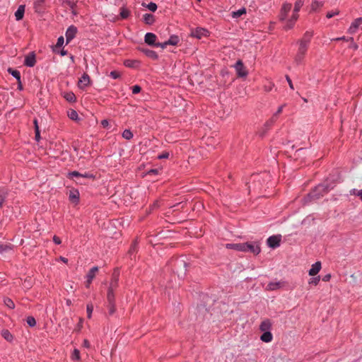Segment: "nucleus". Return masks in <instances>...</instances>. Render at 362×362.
I'll use <instances>...</instances> for the list:
<instances>
[{"mask_svg":"<svg viewBox=\"0 0 362 362\" xmlns=\"http://www.w3.org/2000/svg\"><path fill=\"white\" fill-rule=\"evenodd\" d=\"M109 314L113 315L115 312V303H108Z\"/></svg>","mask_w":362,"mask_h":362,"instance_id":"37998d69","label":"nucleus"},{"mask_svg":"<svg viewBox=\"0 0 362 362\" xmlns=\"http://www.w3.org/2000/svg\"><path fill=\"white\" fill-rule=\"evenodd\" d=\"M4 303L8 306L9 308H14V303L10 299L6 298L4 300Z\"/></svg>","mask_w":362,"mask_h":362,"instance_id":"c03bdc74","label":"nucleus"},{"mask_svg":"<svg viewBox=\"0 0 362 362\" xmlns=\"http://www.w3.org/2000/svg\"><path fill=\"white\" fill-rule=\"evenodd\" d=\"M40 138V135L39 127H37V129H35V139L37 141H39Z\"/></svg>","mask_w":362,"mask_h":362,"instance_id":"bf43d9fd","label":"nucleus"},{"mask_svg":"<svg viewBox=\"0 0 362 362\" xmlns=\"http://www.w3.org/2000/svg\"><path fill=\"white\" fill-rule=\"evenodd\" d=\"M72 359L79 360L80 359V352L78 349H74L71 356Z\"/></svg>","mask_w":362,"mask_h":362,"instance_id":"79ce46f5","label":"nucleus"},{"mask_svg":"<svg viewBox=\"0 0 362 362\" xmlns=\"http://www.w3.org/2000/svg\"><path fill=\"white\" fill-rule=\"evenodd\" d=\"M159 170L158 169H151L148 172V175H157Z\"/></svg>","mask_w":362,"mask_h":362,"instance_id":"13d9d810","label":"nucleus"},{"mask_svg":"<svg viewBox=\"0 0 362 362\" xmlns=\"http://www.w3.org/2000/svg\"><path fill=\"white\" fill-rule=\"evenodd\" d=\"M274 83L271 81H268L267 84L264 86V88L266 91L269 92L271 91L274 87Z\"/></svg>","mask_w":362,"mask_h":362,"instance_id":"a19ab883","label":"nucleus"},{"mask_svg":"<svg viewBox=\"0 0 362 362\" xmlns=\"http://www.w3.org/2000/svg\"><path fill=\"white\" fill-rule=\"evenodd\" d=\"M110 76H111L114 79H117L120 77V74L117 71H112L110 73Z\"/></svg>","mask_w":362,"mask_h":362,"instance_id":"a18cd8bd","label":"nucleus"},{"mask_svg":"<svg viewBox=\"0 0 362 362\" xmlns=\"http://www.w3.org/2000/svg\"><path fill=\"white\" fill-rule=\"evenodd\" d=\"M101 124H102V126H103V127H107L108 126V124H109V122H108V121H107V120L104 119V120H103V121L101 122Z\"/></svg>","mask_w":362,"mask_h":362,"instance_id":"e2e57ef3","label":"nucleus"},{"mask_svg":"<svg viewBox=\"0 0 362 362\" xmlns=\"http://www.w3.org/2000/svg\"><path fill=\"white\" fill-rule=\"evenodd\" d=\"M145 23L151 25L154 22V16L150 13H146L143 16Z\"/></svg>","mask_w":362,"mask_h":362,"instance_id":"5701e85b","label":"nucleus"},{"mask_svg":"<svg viewBox=\"0 0 362 362\" xmlns=\"http://www.w3.org/2000/svg\"><path fill=\"white\" fill-rule=\"evenodd\" d=\"M180 40L178 36L177 35H171L168 40H167V43L168 45H177L179 42Z\"/></svg>","mask_w":362,"mask_h":362,"instance_id":"393cba45","label":"nucleus"},{"mask_svg":"<svg viewBox=\"0 0 362 362\" xmlns=\"http://www.w3.org/2000/svg\"><path fill=\"white\" fill-rule=\"evenodd\" d=\"M3 336L8 341H11L12 339V336L8 330H6L3 332Z\"/></svg>","mask_w":362,"mask_h":362,"instance_id":"09e8293b","label":"nucleus"},{"mask_svg":"<svg viewBox=\"0 0 362 362\" xmlns=\"http://www.w3.org/2000/svg\"><path fill=\"white\" fill-rule=\"evenodd\" d=\"M122 137L129 140L133 137V134L129 129H125L122 133Z\"/></svg>","mask_w":362,"mask_h":362,"instance_id":"f704fd0d","label":"nucleus"},{"mask_svg":"<svg viewBox=\"0 0 362 362\" xmlns=\"http://www.w3.org/2000/svg\"><path fill=\"white\" fill-rule=\"evenodd\" d=\"M93 310V305L92 303H88L86 306L87 316L88 318L91 317V315Z\"/></svg>","mask_w":362,"mask_h":362,"instance_id":"4c0bfd02","label":"nucleus"},{"mask_svg":"<svg viewBox=\"0 0 362 362\" xmlns=\"http://www.w3.org/2000/svg\"><path fill=\"white\" fill-rule=\"evenodd\" d=\"M362 25V17L356 19L351 25L349 32L351 34L356 33V30Z\"/></svg>","mask_w":362,"mask_h":362,"instance_id":"4468645a","label":"nucleus"},{"mask_svg":"<svg viewBox=\"0 0 362 362\" xmlns=\"http://www.w3.org/2000/svg\"><path fill=\"white\" fill-rule=\"evenodd\" d=\"M79 194L77 191L71 192L69 194V198L73 202H77L78 199Z\"/></svg>","mask_w":362,"mask_h":362,"instance_id":"e433bc0d","label":"nucleus"},{"mask_svg":"<svg viewBox=\"0 0 362 362\" xmlns=\"http://www.w3.org/2000/svg\"><path fill=\"white\" fill-rule=\"evenodd\" d=\"M118 285V274L116 273L113 274L112 279L108 288L115 290Z\"/></svg>","mask_w":362,"mask_h":362,"instance_id":"4be33fe9","label":"nucleus"},{"mask_svg":"<svg viewBox=\"0 0 362 362\" xmlns=\"http://www.w3.org/2000/svg\"><path fill=\"white\" fill-rule=\"evenodd\" d=\"M320 281V278L319 277H315L313 279H312L310 281V284H313L315 285H317Z\"/></svg>","mask_w":362,"mask_h":362,"instance_id":"6e6d98bb","label":"nucleus"},{"mask_svg":"<svg viewBox=\"0 0 362 362\" xmlns=\"http://www.w3.org/2000/svg\"><path fill=\"white\" fill-rule=\"evenodd\" d=\"M76 33L77 28L74 25H71L67 28L66 32V40L67 44L75 37Z\"/></svg>","mask_w":362,"mask_h":362,"instance_id":"0eeeda50","label":"nucleus"},{"mask_svg":"<svg viewBox=\"0 0 362 362\" xmlns=\"http://www.w3.org/2000/svg\"><path fill=\"white\" fill-rule=\"evenodd\" d=\"M272 327V322L269 320L266 319L263 320L259 326V329L262 332H270Z\"/></svg>","mask_w":362,"mask_h":362,"instance_id":"f3484780","label":"nucleus"},{"mask_svg":"<svg viewBox=\"0 0 362 362\" xmlns=\"http://www.w3.org/2000/svg\"><path fill=\"white\" fill-rule=\"evenodd\" d=\"M303 0H297L294 5V8L291 16L288 18V13L291 10L292 5L289 3H284L280 10L279 18L281 22H284V29L286 30L292 29L296 21L298 20V12L303 6Z\"/></svg>","mask_w":362,"mask_h":362,"instance_id":"f257e3e1","label":"nucleus"},{"mask_svg":"<svg viewBox=\"0 0 362 362\" xmlns=\"http://www.w3.org/2000/svg\"><path fill=\"white\" fill-rule=\"evenodd\" d=\"M64 37L62 36L59 37L57 40L56 47H62L64 44Z\"/></svg>","mask_w":362,"mask_h":362,"instance_id":"3c124183","label":"nucleus"},{"mask_svg":"<svg viewBox=\"0 0 362 362\" xmlns=\"http://www.w3.org/2000/svg\"><path fill=\"white\" fill-rule=\"evenodd\" d=\"M7 196L8 190L4 187H0V209L3 206Z\"/></svg>","mask_w":362,"mask_h":362,"instance_id":"6ab92c4d","label":"nucleus"},{"mask_svg":"<svg viewBox=\"0 0 362 362\" xmlns=\"http://www.w3.org/2000/svg\"><path fill=\"white\" fill-rule=\"evenodd\" d=\"M351 194L360 197V199L362 201V189L358 190V189H354L353 190L351 191Z\"/></svg>","mask_w":362,"mask_h":362,"instance_id":"ea45409f","label":"nucleus"},{"mask_svg":"<svg viewBox=\"0 0 362 362\" xmlns=\"http://www.w3.org/2000/svg\"><path fill=\"white\" fill-rule=\"evenodd\" d=\"M234 67L238 77H245L247 75V71L241 60H238L235 63Z\"/></svg>","mask_w":362,"mask_h":362,"instance_id":"39448f33","label":"nucleus"},{"mask_svg":"<svg viewBox=\"0 0 362 362\" xmlns=\"http://www.w3.org/2000/svg\"><path fill=\"white\" fill-rule=\"evenodd\" d=\"M339 12L338 11H334V12H328L327 13V18H332L333 16H334L335 15L338 14Z\"/></svg>","mask_w":362,"mask_h":362,"instance_id":"4d7b16f0","label":"nucleus"},{"mask_svg":"<svg viewBox=\"0 0 362 362\" xmlns=\"http://www.w3.org/2000/svg\"><path fill=\"white\" fill-rule=\"evenodd\" d=\"M68 117L74 121H76L78 119V113L74 110H70L68 111Z\"/></svg>","mask_w":362,"mask_h":362,"instance_id":"c756f323","label":"nucleus"},{"mask_svg":"<svg viewBox=\"0 0 362 362\" xmlns=\"http://www.w3.org/2000/svg\"><path fill=\"white\" fill-rule=\"evenodd\" d=\"M53 240L57 245H59L61 243V239L56 235L54 236Z\"/></svg>","mask_w":362,"mask_h":362,"instance_id":"052dcab7","label":"nucleus"},{"mask_svg":"<svg viewBox=\"0 0 362 362\" xmlns=\"http://www.w3.org/2000/svg\"><path fill=\"white\" fill-rule=\"evenodd\" d=\"M64 97L67 101H69L70 103H73V102L76 101V96L72 92H69V93H64Z\"/></svg>","mask_w":362,"mask_h":362,"instance_id":"c85d7f7f","label":"nucleus"},{"mask_svg":"<svg viewBox=\"0 0 362 362\" xmlns=\"http://www.w3.org/2000/svg\"><path fill=\"white\" fill-rule=\"evenodd\" d=\"M66 53H67V52H66V51H65V50L62 49V50L61 51V52H60V54H61L62 56H64V55H66Z\"/></svg>","mask_w":362,"mask_h":362,"instance_id":"774afa93","label":"nucleus"},{"mask_svg":"<svg viewBox=\"0 0 362 362\" xmlns=\"http://www.w3.org/2000/svg\"><path fill=\"white\" fill-rule=\"evenodd\" d=\"M207 33V30L202 28H197L191 31V35L198 39H201L202 37L206 36Z\"/></svg>","mask_w":362,"mask_h":362,"instance_id":"6e6552de","label":"nucleus"},{"mask_svg":"<svg viewBox=\"0 0 362 362\" xmlns=\"http://www.w3.org/2000/svg\"><path fill=\"white\" fill-rule=\"evenodd\" d=\"M348 42H351V46L350 47L354 49H358V45L354 42V38L353 37H349L348 38L347 40Z\"/></svg>","mask_w":362,"mask_h":362,"instance_id":"8fccbe9b","label":"nucleus"},{"mask_svg":"<svg viewBox=\"0 0 362 362\" xmlns=\"http://www.w3.org/2000/svg\"><path fill=\"white\" fill-rule=\"evenodd\" d=\"M60 259H61L63 262H64V263H66V262H67V261H68V259H67L66 258L63 257H60Z\"/></svg>","mask_w":362,"mask_h":362,"instance_id":"338daca9","label":"nucleus"},{"mask_svg":"<svg viewBox=\"0 0 362 362\" xmlns=\"http://www.w3.org/2000/svg\"><path fill=\"white\" fill-rule=\"evenodd\" d=\"M142 6H146V8H148V9H149L151 11H153V12L156 11L157 9V5L153 2H151L148 4H146L144 3V4H142Z\"/></svg>","mask_w":362,"mask_h":362,"instance_id":"473e14b6","label":"nucleus"},{"mask_svg":"<svg viewBox=\"0 0 362 362\" xmlns=\"http://www.w3.org/2000/svg\"><path fill=\"white\" fill-rule=\"evenodd\" d=\"M98 271V267H94L89 271L87 274L86 287H89Z\"/></svg>","mask_w":362,"mask_h":362,"instance_id":"9b49d317","label":"nucleus"},{"mask_svg":"<svg viewBox=\"0 0 362 362\" xmlns=\"http://www.w3.org/2000/svg\"><path fill=\"white\" fill-rule=\"evenodd\" d=\"M313 33L311 32L307 31L305 33L303 37L300 40V41L304 42L305 44L309 45Z\"/></svg>","mask_w":362,"mask_h":362,"instance_id":"a878e982","label":"nucleus"},{"mask_svg":"<svg viewBox=\"0 0 362 362\" xmlns=\"http://www.w3.org/2000/svg\"><path fill=\"white\" fill-rule=\"evenodd\" d=\"M144 52L146 56H148V57H150L151 59H156L158 58V54L153 50L145 49V50H144Z\"/></svg>","mask_w":362,"mask_h":362,"instance_id":"7c9ffc66","label":"nucleus"},{"mask_svg":"<svg viewBox=\"0 0 362 362\" xmlns=\"http://www.w3.org/2000/svg\"><path fill=\"white\" fill-rule=\"evenodd\" d=\"M279 287L280 282H271L267 286L266 289L268 291H274L278 289Z\"/></svg>","mask_w":362,"mask_h":362,"instance_id":"bb28decb","label":"nucleus"},{"mask_svg":"<svg viewBox=\"0 0 362 362\" xmlns=\"http://www.w3.org/2000/svg\"><path fill=\"white\" fill-rule=\"evenodd\" d=\"M156 35L152 33H147L144 37V41L146 44L155 46L156 45Z\"/></svg>","mask_w":362,"mask_h":362,"instance_id":"f8f14e48","label":"nucleus"},{"mask_svg":"<svg viewBox=\"0 0 362 362\" xmlns=\"http://www.w3.org/2000/svg\"><path fill=\"white\" fill-rule=\"evenodd\" d=\"M107 299L108 303H115L114 290H112V288H108Z\"/></svg>","mask_w":362,"mask_h":362,"instance_id":"cd10ccee","label":"nucleus"},{"mask_svg":"<svg viewBox=\"0 0 362 362\" xmlns=\"http://www.w3.org/2000/svg\"><path fill=\"white\" fill-rule=\"evenodd\" d=\"M25 13V6L21 5L15 12V17L17 21H20L23 18Z\"/></svg>","mask_w":362,"mask_h":362,"instance_id":"aec40b11","label":"nucleus"},{"mask_svg":"<svg viewBox=\"0 0 362 362\" xmlns=\"http://www.w3.org/2000/svg\"><path fill=\"white\" fill-rule=\"evenodd\" d=\"M328 189L324 185H320L310 194L313 199H318L320 197L323 196L327 193Z\"/></svg>","mask_w":362,"mask_h":362,"instance_id":"20e7f679","label":"nucleus"},{"mask_svg":"<svg viewBox=\"0 0 362 362\" xmlns=\"http://www.w3.org/2000/svg\"><path fill=\"white\" fill-rule=\"evenodd\" d=\"M245 13H246L245 8H241V9H239L238 11H237L233 12L232 13V17L233 18H239L242 15L245 14Z\"/></svg>","mask_w":362,"mask_h":362,"instance_id":"2f4dec72","label":"nucleus"},{"mask_svg":"<svg viewBox=\"0 0 362 362\" xmlns=\"http://www.w3.org/2000/svg\"><path fill=\"white\" fill-rule=\"evenodd\" d=\"M132 89L133 94H137V93H140L141 88L138 85H135V86H132Z\"/></svg>","mask_w":362,"mask_h":362,"instance_id":"49530a36","label":"nucleus"},{"mask_svg":"<svg viewBox=\"0 0 362 362\" xmlns=\"http://www.w3.org/2000/svg\"><path fill=\"white\" fill-rule=\"evenodd\" d=\"M321 269V263L320 262H315L312 265L311 269L309 270L310 276H315L318 274Z\"/></svg>","mask_w":362,"mask_h":362,"instance_id":"dca6fc26","label":"nucleus"},{"mask_svg":"<svg viewBox=\"0 0 362 362\" xmlns=\"http://www.w3.org/2000/svg\"><path fill=\"white\" fill-rule=\"evenodd\" d=\"M322 2L315 0L311 4V9L312 11H316L318 8L322 7Z\"/></svg>","mask_w":362,"mask_h":362,"instance_id":"72a5a7b5","label":"nucleus"},{"mask_svg":"<svg viewBox=\"0 0 362 362\" xmlns=\"http://www.w3.org/2000/svg\"><path fill=\"white\" fill-rule=\"evenodd\" d=\"M167 45H168V44L167 43V41L164 42H162V43H156V47H160L162 49H165L166 48Z\"/></svg>","mask_w":362,"mask_h":362,"instance_id":"603ef678","label":"nucleus"},{"mask_svg":"<svg viewBox=\"0 0 362 362\" xmlns=\"http://www.w3.org/2000/svg\"><path fill=\"white\" fill-rule=\"evenodd\" d=\"M90 81L89 76L87 74H83L78 81V87L83 89L90 84Z\"/></svg>","mask_w":362,"mask_h":362,"instance_id":"1a4fd4ad","label":"nucleus"},{"mask_svg":"<svg viewBox=\"0 0 362 362\" xmlns=\"http://www.w3.org/2000/svg\"><path fill=\"white\" fill-rule=\"evenodd\" d=\"M8 72L17 79L18 83H21V74L18 70H14L11 68H9L8 69Z\"/></svg>","mask_w":362,"mask_h":362,"instance_id":"b1692460","label":"nucleus"},{"mask_svg":"<svg viewBox=\"0 0 362 362\" xmlns=\"http://www.w3.org/2000/svg\"><path fill=\"white\" fill-rule=\"evenodd\" d=\"M281 235H272L267 239V244L272 248H276L280 245Z\"/></svg>","mask_w":362,"mask_h":362,"instance_id":"423d86ee","label":"nucleus"},{"mask_svg":"<svg viewBox=\"0 0 362 362\" xmlns=\"http://www.w3.org/2000/svg\"><path fill=\"white\" fill-rule=\"evenodd\" d=\"M69 177L70 178L76 177L78 180H79V178H81V177H83V178H91V177H93V175L91 174H90V173H85L82 174V173H78L77 171H73V172H71L69 174Z\"/></svg>","mask_w":362,"mask_h":362,"instance_id":"2eb2a0df","label":"nucleus"},{"mask_svg":"<svg viewBox=\"0 0 362 362\" xmlns=\"http://www.w3.org/2000/svg\"><path fill=\"white\" fill-rule=\"evenodd\" d=\"M7 249V246L3 244H0V252H3Z\"/></svg>","mask_w":362,"mask_h":362,"instance_id":"680f3d73","label":"nucleus"},{"mask_svg":"<svg viewBox=\"0 0 362 362\" xmlns=\"http://www.w3.org/2000/svg\"><path fill=\"white\" fill-rule=\"evenodd\" d=\"M284 106L285 105H282L281 106H280L278 108L276 112L273 115L272 117L268 122H266V126L267 127H270L275 122L278 115L282 112Z\"/></svg>","mask_w":362,"mask_h":362,"instance_id":"ddd939ff","label":"nucleus"},{"mask_svg":"<svg viewBox=\"0 0 362 362\" xmlns=\"http://www.w3.org/2000/svg\"><path fill=\"white\" fill-rule=\"evenodd\" d=\"M243 252H250L254 255H258L260 252V247L257 242L244 243Z\"/></svg>","mask_w":362,"mask_h":362,"instance_id":"7ed1b4c3","label":"nucleus"},{"mask_svg":"<svg viewBox=\"0 0 362 362\" xmlns=\"http://www.w3.org/2000/svg\"><path fill=\"white\" fill-rule=\"evenodd\" d=\"M168 157H169L168 152H164L158 156V158L159 159L168 158Z\"/></svg>","mask_w":362,"mask_h":362,"instance_id":"864d4df0","label":"nucleus"},{"mask_svg":"<svg viewBox=\"0 0 362 362\" xmlns=\"http://www.w3.org/2000/svg\"><path fill=\"white\" fill-rule=\"evenodd\" d=\"M64 3L67 5L68 6L70 7L71 9H74L75 7H76V3L74 2H71V1L69 0H65L64 1Z\"/></svg>","mask_w":362,"mask_h":362,"instance_id":"de8ad7c7","label":"nucleus"},{"mask_svg":"<svg viewBox=\"0 0 362 362\" xmlns=\"http://www.w3.org/2000/svg\"><path fill=\"white\" fill-rule=\"evenodd\" d=\"M298 49L297 54L295 57V62L297 64H300V63H301V62L303 61V59L305 55V53L307 52L309 45H307L304 42H301L300 40L298 41Z\"/></svg>","mask_w":362,"mask_h":362,"instance_id":"f03ea898","label":"nucleus"},{"mask_svg":"<svg viewBox=\"0 0 362 362\" xmlns=\"http://www.w3.org/2000/svg\"><path fill=\"white\" fill-rule=\"evenodd\" d=\"M244 243H228L226 245V247L228 249H233L238 251H242L244 250Z\"/></svg>","mask_w":362,"mask_h":362,"instance_id":"a211bd4d","label":"nucleus"},{"mask_svg":"<svg viewBox=\"0 0 362 362\" xmlns=\"http://www.w3.org/2000/svg\"><path fill=\"white\" fill-rule=\"evenodd\" d=\"M331 278V275L330 274H327L325 275L323 278H322V280L324 281H328Z\"/></svg>","mask_w":362,"mask_h":362,"instance_id":"69168bd1","label":"nucleus"},{"mask_svg":"<svg viewBox=\"0 0 362 362\" xmlns=\"http://www.w3.org/2000/svg\"><path fill=\"white\" fill-rule=\"evenodd\" d=\"M35 55L33 52L30 53L25 57L24 64L27 66L33 67L35 66Z\"/></svg>","mask_w":362,"mask_h":362,"instance_id":"9d476101","label":"nucleus"},{"mask_svg":"<svg viewBox=\"0 0 362 362\" xmlns=\"http://www.w3.org/2000/svg\"><path fill=\"white\" fill-rule=\"evenodd\" d=\"M286 81H288V83L289 85V87L291 90H293L294 89V87H293V83H292V81L291 79L290 78V77L288 76H286Z\"/></svg>","mask_w":362,"mask_h":362,"instance_id":"5fc2aeb1","label":"nucleus"},{"mask_svg":"<svg viewBox=\"0 0 362 362\" xmlns=\"http://www.w3.org/2000/svg\"><path fill=\"white\" fill-rule=\"evenodd\" d=\"M260 339L264 342H270L273 339V336L270 332H264Z\"/></svg>","mask_w":362,"mask_h":362,"instance_id":"412c9836","label":"nucleus"},{"mask_svg":"<svg viewBox=\"0 0 362 362\" xmlns=\"http://www.w3.org/2000/svg\"><path fill=\"white\" fill-rule=\"evenodd\" d=\"M129 13H130L129 11L127 10V8H121L120 16L122 18H123V19L127 18L129 16Z\"/></svg>","mask_w":362,"mask_h":362,"instance_id":"c9c22d12","label":"nucleus"},{"mask_svg":"<svg viewBox=\"0 0 362 362\" xmlns=\"http://www.w3.org/2000/svg\"><path fill=\"white\" fill-rule=\"evenodd\" d=\"M83 346H85L86 348H89L90 347V342L87 339H85L83 341Z\"/></svg>","mask_w":362,"mask_h":362,"instance_id":"0e129e2a","label":"nucleus"},{"mask_svg":"<svg viewBox=\"0 0 362 362\" xmlns=\"http://www.w3.org/2000/svg\"><path fill=\"white\" fill-rule=\"evenodd\" d=\"M26 322L30 327H34L36 325L35 319L31 316L28 317Z\"/></svg>","mask_w":362,"mask_h":362,"instance_id":"58836bf2","label":"nucleus"}]
</instances>
